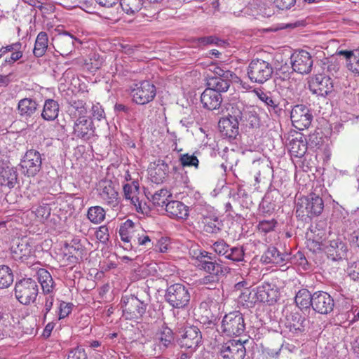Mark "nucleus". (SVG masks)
<instances>
[{"instance_id":"f257e3e1","label":"nucleus","mask_w":359,"mask_h":359,"mask_svg":"<svg viewBox=\"0 0 359 359\" xmlns=\"http://www.w3.org/2000/svg\"><path fill=\"white\" fill-rule=\"evenodd\" d=\"M121 304L123 316L128 320H142L149 305V299H143L135 295L122 297Z\"/></svg>"},{"instance_id":"f03ea898","label":"nucleus","mask_w":359,"mask_h":359,"mask_svg":"<svg viewBox=\"0 0 359 359\" xmlns=\"http://www.w3.org/2000/svg\"><path fill=\"white\" fill-rule=\"evenodd\" d=\"M193 257L196 259V265L208 273L224 275L229 269L221 264L220 259L205 250H194Z\"/></svg>"},{"instance_id":"7ed1b4c3","label":"nucleus","mask_w":359,"mask_h":359,"mask_svg":"<svg viewBox=\"0 0 359 359\" xmlns=\"http://www.w3.org/2000/svg\"><path fill=\"white\" fill-rule=\"evenodd\" d=\"M15 297L22 305L28 306L34 303L39 294V285L31 278H24L15 283Z\"/></svg>"},{"instance_id":"20e7f679","label":"nucleus","mask_w":359,"mask_h":359,"mask_svg":"<svg viewBox=\"0 0 359 359\" xmlns=\"http://www.w3.org/2000/svg\"><path fill=\"white\" fill-rule=\"evenodd\" d=\"M273 74V67L271 62L261 60H252L247 69L249 79L254 83L262 84L269 80Z\"/></svg>"},{"instance_id":"39448f33","label":"nucleus","mask_w":359,"mask_h":359,"mask_svg":"<svg viewBox=\"0 0 359 359\" xmlns=\"http://www.w3.org/2000/svg\"><path fill=\"white\" fill-rule=\"evenodd\" d=\"M221 332L227 337H238L245 330V323L243 314L238 311H233L226 314L221 323Z\"/></svg>"},{"instance_id":"423d86ee","label":"nucleus","mask_w":359,"mask_h":359,"mask_svg":"<svg viewBox=\"0 0 359 359\" xmlns=\"http://www.w3.org/2000/svg\"><path fill=\"white\" fill-rule=\"evenodd\" d=\"M165 299L172 308L184 309L190 301L189 289L180 283L172 284L166 289Z\"/></svg>"},{"instance_id":"0eeeda50","label":"nucleus","mask_w":359,"mask_h":359,"mask_svg":"<svg viewBox=\"0 0 359 359\" xmlns=\"http://www.w3.org/2000/svg\"><path fill=\"white\" fill-rule=\"evenodd\" d=\"M130 89L132 100L137 104H148L153 101L156 95V86L149 81L133 83Z\"/></svg>"},{"instance_id":"6e6552de","label":"nucleus","mask_w":359,"mask_h":359,"mask_svg":"<svg viewBox=\"0 0 359 359\" xmlns=\"http://www.w3.org/2000/svg\"><path fill=\"white\" fill-rule=\"evenodd\" d=\"M231 117L239 121V123L252 128H257L260 124V120L255 109L252 106H244L242 103H238L231 107Z\"/></svg>"},{"instance_id":"1a4fd4ad","label":"nucleus","mask_w":359,"mask_h":359,"mask_svg":"<svg viewBox=\"0 0 359 359\" xmlns=\"http://www.w3.org/2000/svg\"><path fill=\"white\" fill-rule=\"evenodd\" d=\"M177 343L181 348L195 351L202 344V334L196 326H187L182 328L177 337Z\"/></svg>"},{"instance_id":"9d476101","label":"nucleus","mask_w":359,"mask_h":359,"mask_svg":"<svg viewBox=\"0 0 359 359\" xmlns=\"http://www.w3.org/2000/svg\"><path fill=\"white\" fill-rule=\"evenodd\" d=\"M21 172L28 177H35L41 170L42 158L41 154L35 149L26 151L20 163Z\"/></svg>"},{"instance_id":"9b49d317","label":"nucleus","mask_w":359,"mask_h":359,"mask_svg":"<svg viewBox=\"0 0 359 359\" xmlns=\"http://www.w3.org/2000/svg\"><path fill=\"white\" fill-rule=\"evenodd\" d=\"M98 195L103 203L113 209L118 208L121 198L114 183L111 180H101L97 187Z\"/></svg>"},{"instance_id":"f8f14e48","label":"nucleus","mask_w":359,"mask_h":359,"mask_svg":"<svg viewBox=\"0 0 359 359\" xmlns=\"http://www.w3.org/2000/svg\"><path fill=\"white\" fill-rule=\"evenodd\" d=\"M212 248L219 256L233 262H239L244 259V250L242 247H231L224 240L219 239L212 245Z\"/></svg>"},{"instance_id":"ddd939ff","label":"nucleus","mask_w":359,"mask_h":359,"mask_svg":"<svg viewBox=\"0 0 359 359\" xmlns=\"http://www.w3.org/2000/svg\"><path fill=\"white\" fill-rule=\"evenodd\" d=\"M248 342V340L243 342L240 340H229L221 345L219 355L222 359H244L246 354L245 344Z\"/></svg>"},{"instance_id":"4468645a","label":"nucleus","mask_w":359,"mask_h":359,"mask_svg":"<svg viewBox=\"0 0 359 359\" xmlns=\"http://www.w3.org/2000/svg\"><path fill=\"white\" fill-rule=\"evenodd\" d=\"M313 62L311 54L304 50L295 51L290 57L292 70L301 74L310 73Z\"/></svg>"},{"instance_id":"2eb2a0df","label":"nucleus","mask_w":359,"mask_h":359,"mask_svg":"<svg viewBox=\"0 0 359 359\" xmlns=\"http://www.w3.org/2000/svg\"><path fill=\"white\" fill-rule=\"evenodd\" d=\"M290 118L293 126L297 129L302 130L311 126L313 115L306 105L297 104L291 110Z\"/></svg>"},{"instance_id":"dca6fc26","label":"nucleus","mask_w":359,"mask_h":359,"mask_svg":"<svg viewBox=\"0 0 359 359\" xmlns=\"http://www.w3.org/2000/svg\"><path fill=\"white\" fill-rule=\"evenodd\" d=\"M72 135L83 141H88L95 135L93 121L87 117H79L74 120Z\"/></svg>"},{"instance_id":"f3484780","label":"nucleus","mask_w":359,"mask_h":359,"mask_svg":"<svg viewBox=\"0 0 359 359\" xmlns=\"http://www.w3.org/2000/svg\"><path fill=\"white\" fill-rule=\"evenodd\" d=\"M140 233H142V228L129 219L121 224L118 231L121 240L127 245L126 249L133 248Z\"/></svg>"},{"instance_id":"a211bd4d","label":"nucleus","mask_w":359,"mask_h":359,"mask_svg":"<svg viewBox=\"0 0 359 359\" xmlns=\"http://www.w3.org/2000/svg\"><path fill=\"white\" fill-rule=\"evenodd\" d=\"M334 306V301L332 297L326 292L317 291L313 293L312 308L320 314L330 313Z\"/></svg>"},{"instance_id":"6ab92c4d","label":"nucleus","mask_w":359,"mask_h":359,"mask_svg":"<svg viewBox=\"0 0 359 359\" xmlns=\"http://www.w3.org/2000/svg\"><path fill=\"white\" fill-rule=\"evenodd\" d=\"M75 41H79L73 35L65 32L53 38L51 45L60 55H68L74 50Z\"/></svg>"},{"instance_id":"aec40b11","label":"nucleus","mask_w":359,"mask_h":359,"mask_svg":"<svg viewBox=\"0 0 359 359\" xmlns=\"http://www.w3.org/2000/svg\"><path fill=\"white\" fill-rule=\"evenodd\" d=\"M259 302L272 304L278 300L280 293L273 281H264L256 287Z\"/></svg>"},{"instance_id":"412c9836","label":"nucleus","mask_w":359,"mask_h":359,"mask_svg":"<svg viewBox=\"0 0 359 359\" xmlns=\"http://www.w3.org/2000/svg\"><path fill=\"white\" fill-rule=\"evenodd\" d=\"M291 258L287 252H281L274 246H269L261 257V262L265 264L285 265Z\"/></svg>"},{"instance_id":"4be33fe9","label":"nucleus","mask_w":359,"mask_h":359,"mask_svg":"<svg viewBox=\"0 0 359 359\" xmlns=\"http://www.w3.org/2000/svg\"><path fill=\"white\" fill-rule=\"evenodd\" d=\"M309 89L318 96L325 97L333 90V85L329 76L317 75L309 83Z\"/></svg>"},{"instance_id":"5701e85b","label":"nucleus","mask_w":359,"mask_h":359,"mask_svg":"<svg viewBox=\"0 0 359 359\" xmlns=\"http://www.w3.org/2000/svg\"><path fill=\"white\" fill-rule=\"evenodd\" d=\"M347 246L340 238L330 241L326 246L327 258L334 262L345 259L347 256Z\"/></svg>"},{"instance_id":"b1692460","label":"nucleus","mask_w":359,"mask_h":359,"mask_svg":"<svg viewBox=\"0 0 359 359\" xmlns=\"http://www.w3.org/2000/svg\"><path fill=\"white\" fill-rule=\"evenodd\" d=\"M239 121L235 118L229 117L222 118L218 123L219 130L223 137L229 140H233L238 135Z\"/></svg>"},{"instance_id":"393cba45","label":"nucleus","mask_w":359,"mask_h":359,"mask_svg":"<svg viewBox=\"0 0 359 359\" xmlns=\"http://www.w3.org/2000/svg\"><path fill=\"white\" fill-rule=\"evenodd\" d=\"M306 319L299 312H290L285 317V326L292 336L298 335L305 330Z\"/></svg>"},{"instance_id":"a878e982","label":"nucleus","mask_w":359,"mask_h":359,"mask_svg":"<svg viewBox=\"0 0 359 359\" xmlns=\"http://www.w3.org/2000/svg\"><path fill=\"white\" fill-rule=\"evenodd\" d=\"M165 211L169 217L185 220L189 217V208L179 201H170L166 203Z\"/></svg>"},{"instance_id":"bb28decb","label":"nucleus","mask_w":359,"mask_h":359,"mask_svg":"<svg viewBox=\"0 0 359 359\" xmlns=\"http://www.w3.org/2000/svg\"><path fill=\"white\" fill-rule=\"evenodd\" d=\"M222 101L221 94L210 88H206L201 95V102L203 107L208 110L218 109Z\"/></svg>"},{"instance_id":"cd10ccee","label":"nucleus","mask_w":359,"mask_h":359,"mask_svg":"<svg viewBox=\"0 0 359 359\" xmlns=\"http://www.w3.org/2000/svg\"><path fill=\"white\" fill-rule=\"evenodd\" d=\"M169 172V166L163 160H158L149 168V175L152 182L163 183Z\"/></svg>"},{"instance_id":"c85d7f7f","label":"nucleus","mask_w":359,"mask_h":359,"mask_svg":"<svg viewBox=\"0 0 359 359\" xmlns=\"http://www.w3.org/2000/svg\"><path fill=\"white\" fill-rule=\"evenodd\" d=\"M126 199L130 200V203L135 207L138 212H143L142 203L140 201L138 194L140 193L139 183L133 181L130 184H126L123 187Z\"/></svg>"},{"instance_id":"c756f323","label":"nucleus","mask_w":359,"mask_h":359,"mask_svg":"<svg viewBox=\"0 0 359 359\" xmlns=\"http://www.w3.org/2000/svg\"><path fill=\"white\" fill-rule=\"evenodd\" d=\"M306 214L307 217L320 215L324 209V202L321 197L315 194H310L306 198Z\"/></svg>"},{"instance_id":"7c9ffc66","label":"nucleus","mask_w":359,"mask_h":359,"mask_svg":"<svg viewBox=\"0 0 359 359\" xmlns=\"http://www.w3.org/2000/svg\"><path fill=\"white\" fill-rule=\"evenodd\" d=\"M37 102L32 98L21 99L18 104V111L19 115L25 119L31 118L38 109Z\"/></svg>"},{"instance_id":"2f4dec72","label":"nucleus","mask_w":359,"mask_h":359,"mask_svg":"<svg viewBox=\"0 0 359 359\" xmlns=\"http://www.w3.org/2000/svg\"><path fill=\"white\" fill-rule=\"evenodd\" d=\"M36 273L43 294H54L55 285L50 273L45 269H39Z\"/></svg>"},{"instance_id":"473e14b6","label":"nucleus","mask_w":359,"mask_h":359,"mask_svg":"<svg viewBox=\"0 0 359 359\" xmlns=\"http://www.w3.org/2000/svg\"><path fill=\"white\" fill-rule=\"evenodd\" d=\"M18 182V172L13 167H2L0 170V184L1 186L13 188Z\"/></svg>"},{"instance_id":"72a5a7b5","label":"nucleus","mask_w":359,"mask_h":359,"mask_svg":"<svg viewBox=\"0 0 359 359\" xmlns=\"http://www.w3.org/2000/svg\"><path fill=\"white\" fill-rule=\"evenodd\" d=\"M68 104V112L72 118L76 119L79 117H87L88 107L84 100L71 99Z\"/></svg>"},{"instance_id":"f704fd0d","label":"nucleus","mask_w":359,"mask_h":359,"mask_svg":"<svg viewBox=\"0 0 359 359\" xmlns=\"http://www.w3.org/2000/svg\"><path fill=\"white\" fill-rule=\"evenodd\" d=\"M60 105L53 99H48L45 101L41 112V117L47 121H52L58 117Z\"/></svg>"},{"instance_id":"c9c22d12","label":"nucleus","mask_w":359,"mask_h":359,"mask_svg":"<svg viewBox=\"0 0 359 359\" xmlns=\"http://www.w3.org/2000/svg\"><path fill=\"white\" fill-rule=\"evenodd\" d=\"M158 345L160 349H165L174 343V333L172 330L165 325H163L157 333Z\"/></svg>"},{"instance_id":"e433bc0d","label":"nucleus","mask_w":359,"mask_h":359,"mask_svg":"<svg viewBox=\"0 0 359 359\" xmlns=\"http://www.w3.org/2000/svg\"><path fill=\"white\" fill-rule=\"evenodd\" d=\"M289 146L291 155L297 158L303 157L308 149L306 139L302 135L299 138L292 139Z\"/></svg>"},{"instance_id":"4c0bfd02","label":"nucleus","mask_w":359,"mask_h":359,"mask_svg":"<svg viewBox=\"0 0 359 359\" xmlns=\"http://www.w3.org/2000/svg\"><path fill=\"white\" fill-rule=\"evenodd\" d=\"M15 259H18L22 262L27 261L31 256H32L34 251L32 247L30 245L27 240H21L13 250Z\"/></svg>"},{"instance_id":"58836bf2","label":"nucleus","mask_w":359,"mask_h":359,"mask_svg":"<svg viewBox=\"0 0 359 359\" xmlns=\"http://www.w3.org/2000/svg\"><path fill=\"white\" fill-rule=\"evenodd\" d=\"M203 224V231L210 234L219 233L223 227L222 221L217 217H205L202 221Z\"/></svg>"},{"instance_id":"ea45409f","label":"nucleus","mask_w":359,"mask_h":359,"mask_svg":"<svg viewBox=\"0 0 359 359\" xmlns=\"http://www.w3.org/2000/svg\"><path fill=\"white\" fill-rule=\"evenodd\" d=\"M48 47V34L45 32H41L38 34L35 40L33 54L36 57L43 56Z\"/></svg>"},{"instance_id":"a19ab883","label":"nucleus","mask_w":359,"mask_h":359,"mask_svg":"<svg viewBox=\"0 0 359 359\" xmlns=\"http://www.w3.org/2000/svg\"><path fill=\"white\" fill-rule=\"evenodd\" d=\"M231 83H234L233 79H225L224 78L218 76H212L208 81V88L220 93L222 92H226Z\"/></svg>"},{"instance_id":"79ce46f5","label":"nucleus","mask_w":359,"mask_h":359,"mask_svg":"<svg viewBox=\"0 0 359 359\" xmlns=\"http://www.w3.org/2000/svg\"><path fill=\"white\" fill-rule=\"evenodd\" d=\"M294 301L301 309H309L313 305V294H311L307 289L299 290L296 294Z\"/></svg>"},{"instance_id":"37998d69","label":"nucleus","mask_w":359,"mask_h":359,"mask_svg":"<svg viewBox=\"0 0 359 359\" xmlns=\"http://www.w3.org/2000/svg\"><path fill=\"white\" fill-rule=\"evenodd\" d=\"M259 99L262 101L268 107L269 112H273L279 116L281 113V109L276 100H274L270 93H265L262 90L255 91Z\"/></svg>"},{"instance_id":"c03bdc74","label":"nucleus","mask_w":359,"mask_h":359,"mask_svg":"<svg viewBox=\"0 0 359 359\" xmlns=\"http://www.w3.org/2000/svg\"><path fill=\"white\" fill-rule=\"evenodd\" d=\"M144 0H120L122 10L128 15H134L141 10Z\"/></svg>"},{"instance_id":"a18cd8bd","label":"nucleus","mask_w":359,"mask_h":359,"mask_svg":"<svg viewBox=\"0 0 359 359\" xmlns=\"http://www.w3.org/2000/svg\"><path fill=\"white\" fill-rule=\"evenodd\" d=\"M172 197V193L167 189H161L151 196V201L155 206H166L168 198Z\"/></svg>"},{"instance_id":"49530a36","label":"nucleus","mask_w":359,"mask_h":359,"mask_svg":"<svg viewBox=\"0 0 359 359\" xmlns=\"http://www.w3.org/2000/svg\"><path fill=\"white\" fill-rule=\"evenodd\" d=\"M13 282L12 270L6 265L0 266V288H8Z\"/></svg>"},{"instance_id":"de8ad7c7","label":"nucleus","mask_w":359,"mask_h":359,"mask_svg":"<svg viewBox=\"0 0 359 359\" xmlns=\"http://www.w3.org/2000/svg\"><path fill=\"white\" fill-rule=\"evenodd\" d=\"M87 217L94 224L101 223L105 218V210L101 206L90 207L88 210Z\"/></svg>"},{"instance_id":"09e8293b","label":"nucleus","mask_w":359,"mask_h":359,"mask_svg":"<svg viewBox=\"0 0 359 359\" xmlns=\"http://www.w3.org/2000/svg\"><path fill=\"white\" fill-rule=\"evenodd\" d=\"M348 212L340 205L334 207L331 222L336 224H345L348 220Z\"/></svg>"},{"instance_id":"8fccbe9b","label":"nucleus","mask_w":359,"mask_h":359,"mask_svg":"<svg viewBox=\"0 0 359 359\" xmlns=\"http://www.w3.org/2000/svg\"><path fill=\"white\" fill-rule=\"evenodd\" d=\"M85 252L84 247L77 240H72L71 243L65 244L64 247V252L72 255L83 258Z\"/></svg>"},{"instance_id":"3c124183","label":"nucleus","mask_w":359,"mask_h":359,"mask_svg":"<svg viewBox=\"0 0 359 359\" xmlns=\"http://www.w3.org/2000/svg\"><path fill=\"white\" fill-rule=\"evenodd\" d=\"M221 276L220 274L208 273L198 280V285L206 286L205 287L209 290H214L219 284Z\"/></svg>"},{"instance_id":"603ef678","label":"nucleus","mask_w":359,"mask_h":359,"mask_svg":"<svg viewBox=\"0 0 359 359\" xmlns=\"http://www.w3.org/2000/svg\"><path fill=\"white\" fill-rule=\"evenodd\" d=\"M212 71L215 74L214 76L224 78L225 79H233V81H234L236 83H241L242 81L241 78L238 76L234 72L230 70L224 69L219 66H213Z\"/></svg>"},{"instance_id":"864d4df0","label":"nucleus","mask_w":359,"mask_h":359,"mask_svg":"<svg viewBox=\"0 0 359 359\" xmlns=\"http://www.w3.org/2000/svg\"><path fill=\"white\" fill-rule=\"evenodd\" d=\"M242 302H244L248 307H252L257 302H259L256 288L245 290L240 296Z\"/></svg>"},{"instance_id":"5fc2aeb1","label":"nucleus","mask_w":359,"mask_h":359,"mask_svg":"<svg viewBox=\"0 0 359 359\" xmlns=\"http://www.w3.org/2000/svg\"><path fill=\"white\" fill-rule=\"evenodd\" d=\"M179 161L182 167L194 166L196 168H198L199 161L194 154H181Z\"/></svg>"},{"instance_id":"6e6d98bb","label":"nucleus","mask_w":359,"mask_h":359,"mask_svg":"<svg viewBox=\"0 0 359 359\" xmlns=\"http://www.w3.org/2000/svg\"><path fill=\"white\" fill-rule=\"evenodd\" d=\"M289 262L300 266L304 270H308L309 269V264L305 255L300 251H298L295 255L291 256Z\"/></svg>"},{"instance_id":"4d7b16f0","label":"nucleus","mask_w":359,"mask_h":359,"mask_svg":"<svg viewBox=\"0 0 359 359\" xmlns=\"http://www.w3.org/2000/svg\"><path fill=\"white\" fill-rule=\"evenodd\" d=\"M90 120L106 121L104 111L100 103L93 104L91 107V116Z\"/></svg>"},{"instance_id":"13d9d810","label":"nucleus","mask_w":359,"mask_h":359,"mask_svg":"<svg viewBox=\"0 0 359 359\" xmlns=\"http://www.w3.org/2000/svg\"><path fill=\"white\" fill-rule=\"evenodd\" d=\"M276 224L277 221L274 219L268 220L264 219L259 222L257 228L259 231L266 233L273 231Z\"/></svg>"},{"instance_id":"bf43d9fd","label":"nucleus","mask_w":359,"mask_h":359,"mask_svg":"<svg viewBox=\"0 0 359 359\" xmlns=\"http://www.w3.org/2000/svg\"><path fill=\"white\" fill-rule=\"evenodd\" d=\"M253 165L255 167H258L261 169L258 170L255 176L257 180H258V178L261 177L262 175H269L272 172V168L265 162L254 161ZM263 177H265V176Z\"/></svg>"},{"instance_id":"052dcab7","label":"nucleus","mask_w":359,"mask_h":359,"mask_svg":"<svg viewBox=\"0 0 359 359\" xmlns=\"http://www.w3.org/2000/svg\"><path fill=\"white\" fill-rule=\"evenodd\" d=\"M74 304L62 301L58 307V320L67 317L72 311Z\"/></svg>"},{"instance_id":"680f3d73","label":"nucleus","mask_w":359,"mask_h":359,"mask_svg":"<svg viewBox=\"0 0 359 359\" xmlns=\"http://www.w3.org/2000/svg\"><path fill=\"white\" fill-rule=\"evenodd\" d=\"M346 67L353 73L359 74V50H354L353 56L347 62Z\"/></svg>"},{"instance_id":"e2e57ef3","label":"nucleus","mask_w":359,"mask_h":359,"mask_svg":"<svg viewBox=\"0 0 359 359\" xmlns=\"http://www.w3.org/2000/svg\"><path fill=\"white\" fill-rule=\"evenodd\" d=\"M55 300V294H47L45 295L44 301L43 302V309L41 313L43 315V321L47 318L48 313L50 311L53 302Z\"/></svg>"},{"instance_id":"0e129e2a","label":"nucleus","mask_w":359,"mask_h":359,"mask_svg":"<svg viewBox=\"0 0 359 359\" xmlns=\"http://www.w3.org/2000/svg\"><path fill=\"white\" fill-rule=\"evenodd\" d=\"M67 359H88L83 348L77 346L69 351Z\"/></svg>"},{"instance_id":"69168bd1","label":"nucleus","mask_w":359,"mask_h":359,"mask_svg":"<svg viewBox=\"0 0 359 359\" xmlns=\"http://www.w3.org/2000/svg\"><path fill=\"white\" fill-rule=\"evenodd\" d=\"M51 208L48 204L43 203L38 206L34 212L37 217L41 219H47L50 215Z\"/></svg>"},{"instance_id":"338daca9","label":"nucleus","mask_w":359,"mask_h":359,"mask_svg":"<svg viewBox=\"0 0 359 359\" xmlns=\"http://www.w3.org/2000/svg\"><path fill=\"white\" fill-rule=\"evenodd\" d=\"M96 238L102 243H106L109 240V229L107 226L103 225L99 227L95 232Z\"/></svg>"},{"instance_id":"774afa93","label":"nucleus","mask_w":359,"mask_h":359,"mask_svg":"<svg viewBox=\"0 0 359 359\" xmlns=\"http://www.w3.org/2000/svg\"><path fill=\"white\" fill-rule=\"evenodd\" d=\"M296 0H275L274 4L279 9H289L294 6Z\"/></svg>"}]
</instances>
